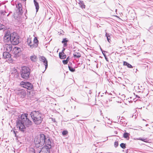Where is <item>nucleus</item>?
<instances>
[{"label":"nucleus","instance_id":"60","mask_svg":"<svg viewBox=\"0 0 153 153\" xmlns=\"http://www.w3.org/2000/svg\"><path fill=\"white\" fill-rule=\"evenodd\" d=\"M95 100H96V98H95Z\"/></svg>","mask_w":153,"mask_h":153},{"label":"nucleus","instance_id":"26","mask_svg":"<svg viewBox=\"0 0 153 153\" xmlns=\"http://www.w3.org/2000/svg\"><path fill=\"white\" fill-rule=\"evenodd\" d=\"M126 143H122L120 144V146L123 149H125L126 148Z\"/></svg>","mask_w":153,"mask_h":153},{"label":"nucleus","instance_id":"53","mask_svg":"<svg viewBox=\"0 0 153 153\" xmlns=\"http://www.w3.org/2000/svg\"><path fill=\"white\" fill-rule=\"evenodd\" d=\"M71 98H72V100H74V99H73V98L71 97Z\"/></svg>","mask_w":153,"mask_h":153},{"label":"nucleus","instance_id":"25","mask_svg":"<svg viewBox=\"0 0 153 153\" xmlns=\"http://www.w3.org/2000/svg\"><path fill=\"white\" fill-rule=\"evenodd\" d=\"M37 57L36 56L33 55V56H32L30 57V59L33 62H35L36 61V59Z\"/></svg>","mask_w":153,"mask_h":153},{"label":"nucleus","instance_id":"17","mask_svg":"<svg viewBox=\"0 0 153 153\" xmlns=\"http://www.w3.org/2000/svg\"><path fill=\"white\" fill-rule=\"evenodd\" d=\"M74 57L76 58H79L81 56L80 53L79 52H75L73 54Z\"/></svg>","mask_w":153,"mask_h":153},{"label":"nucleus","instance_id":"43","mask_svg":"<svg viewBox=\"0 0 153 153\" xmlns=\"http://www.w3.org/2000/svg\"><path fill=\"white\" fill-rule=\"evenodd\" d=\"M72 65V64L71 62H69V64H68V65H70V66H71V65Z\"/></svg>","mask_w":153,"mask_h":153},{"label":"nucleus","instance_id":"40","mask_svg":"<svg viewBox=\"0 0 153 153\" xmlns=\"http://www.w3.org/2000/svg\"><path fill=\"white\" fill-rule=\"evenodd\" d=\"M105 58V60L107 61H108V58L107 57V56H104Z\"/></svg>","mask_w":153,"mask_h":153},{"label":"nucleus","instance_id":"59","mask_svg":"<svg viewBox=\"0 0 153 153\" xmlns=\"http://www.w3.org/2000/svg\"><path fill=\"white\" fill-rule=\"evenodd\" d=\"M135 96H138L137 95H136Z\"/></svg>","mask_w":153,"mask_h":153},{"label":"nucleus","instance_id":"12","mask_svg":"<svg viewBox=\"0 0 153 153\" xmlns=\"http://www.w3.org/2000/svg\"><path fill=\"white\" fill-rule=\"evenodd\" d=\"M27 42L28 45L30 46L31 48H33L34 47H37V44H35L33 43L32 42L31 38H28L27 39Z\"/></svg>","mask_w":153,"mask_h":153},{"label":"nucleus","instance_id":"57","mask_svg":"<svg viewBox=\"0 0 153 153\" xmlns=\"http://www.w3.org/2000/svg\"><path fill=\"white\" fill-rule=\"evenodd\" d=\"M143 98H145L143 96Z\"/></svg>","mask_w":153,"mask_h":153},{"label":"nucleus","instance_id":"50","mask_svg":"<svg viewBox=\"0 0 153 153\" xmlns=\"http://www.w3.org/2000/svg\"><path fill=\"white\" fill-rule=\"evenodd\" d=\"M121 118H122V119H125V118H124V117H121Z\"/></svg>","mask_w":153,"mask_h":153},{"label":"nucleus","instance_id":"5","mask_svg":"<svg viewBox=\"0 0 153 153\" xmlns=\"http://www.w3.org/2000/svg\"><path fill=\"white\" fill-rule=\"evenodd\" d=\"M19 37L18 35L15 33H11V43L13 45H17L19 43Z\"/></svg>","mask_w":153,"mask_h":153},{"label":"nucleus","instance_id":"22","mask_svg":"<svg viewBox=\"0 0 153 153\" xmlns=\"http://www.w3.org/2000/svg\"><path fill=\"white\" fill-rule=\"evenodd\" d=\"M111 34L109 33H106L105 34V36L107 37V39L108 41V42L110 43L111 40L110 39L111 37H110Z\"/></svg>","mask_w":153,"mask_h":153},{"label":"nucleus","instance_id":"49","mask_svg":"<svg viewBox=\"0 0 153 153\" xmlns=\"http://www.w3.org/2000/svg\"><path fill=\"white\" fill-rule=\"evenodd\" d=\"M120 116L119 117L118 116L117 117V118L118 119V120H119L120 118Z\"/></svg>","mask_w":153,"mask_h":153},{"label":"nucleus","instance_id":"56","mask_svg":"<svg viewBox=\"0 0 153 153\" xmlns=\"http://www.w3.org/2000/svg\"><path fill=\"white\" fill-rule=\"evenodd\" d=\"M0 97H2V96H0Z\"/></svg>","mask_w":153,"mask_h":153},{"label":"nucleus","instance_id":"36","mask_svg":"<svg viewBox=\"0 0 153 153\" xmlns=\"http://www.w3.org/2000/svg\"><path fill=\"white\" fill-rule=\"evenodd\" d=\"M52 121L53 122L55 123L56 122V120L55 118H51Z\"/></svg>","mask_w":153,"mask_h":153},{"label":"nucleus","instance_id":"32","mask_svg":"<svg viewBox=\"0 0 153 153\" xmlns=\"http://www.w3.org/2000/svg\"><path fill=\"white\" fill-rule=\"evenodd\" d=\"M32 153H42L41 152L39 151V150L38 151H37V152H36L35 150L34 149H33V152Z\"/></svg>","mask_w":153,"mask_h":153},{"label":"nucleus","instance_id":"33","mask_svg":"<svg viewBox=\"0 0 153 153\" xmlns=\"http://www.w3.org/2000/svg\"><path fill=\"white\" fill-rule=\"evenodd\" d=\"M68 62L67 61V60H64L62 61L64 65H66V64H67V63H68Z\"/></svg>","mask_w":153,"mask_h":153},{"label":"nucleus","instance_id":"44","mask_svg":"<svg viewBox=\"0 0 153 153\" xmlns=\"http://www.w3.org/2000/svg\"><path fill=\"white\" fill-rule=\"evenodd\" d=\"M126 153H128V149H127V150H126Z\"/></svg>","mask_w":153,"mask_h":153},{"label":"nucleus","instance_id":"45","mask_svg":"<svg viewBox=\"0 0 153 153\" xmlns=\"http://www.w3.org/2000/svg\"><path fill=\"white\" fill-rule=\"evenodd\" d=\"M141 101H142L143 102H146V100H143V99H142V100H140Z\"/></svg>","mask_w":153,"mask_h":153},{"label":"nucleus","instance_id":"15","mask_svg":"<svg viewBox=\"0 0 153 153\" xmlns=\"http://www.w3.org/2000/svg\"><path fill=\"white\" fill-rule=\"evenodd\" d=\"M59 58L62 59H65L66 58V55L64 52H59Z\"/></svg>","mask_w":153,"mask_h":153},{"label":"nucleus","instance_id":"4","mask_svg":"<svg viewBox=\"0 0 153 153\" xmlns=\"http://www.w3.org/2000/svg\"><path fill=\"white\" fill-rule=\"evenodd\" d=\"M30 72V69L27 66H23L21 67L20 74L21 77L25 79H28L29 78Z\"/></svg>","mask_w":153,"mask_h":153},{"label":"nucleus","instance_id":"13","mask_svg":"<svg viewBox=\"0 0 153 153\" xmlns=\"http://www.w3.org/2000/svg\"><path fill=\"white\" fill-rule=\"evenodd\" d=\"M40 60L42 62L45 66V69L48 67V61L46 59L44 56H41L40 58Z\"/></svg>","mask_w":153,"mask_h":153},{"label":"nucleus","instance_id":"37","mask_svg":"<svg viewBox=\"0 0 153 153\" xmlns=\"http://www.w3.org/2000/svg\"><path fill=\"white\" fill-rule=\"evenodd\" d=\"M136 97H138V100L139 99V100H140V99H141V98H142V96H141V97L140 96H135Z\"/></svg>","mask_w":153,"mask_h":153},{"label":"nucleus","instance_id":"38","mask_svg":"<svg viewBox=\"0 0 153 153\" xmlns=\"http://www.w3.org/2000/svg\"><path fill=\"white\" fill-rule=\"evenodd\" d=\"M105 52H106V51H103L102 52L103 54V55L104 56H106L105 53Z\"/></svg>","mask_w":153,"mask_h":153},{"label":"nucleus","instance_id":"1","mask_svg":"<svg viewBox=\"0 0 153 153\" xmlns=\"http://www.w3.org/2000/svg\"><path fill=\"white\" fill-rule=\"evenodd\" d=\"M28 115L27 113L22 114L20 117H19L16 121V128H19V131L23 133L26 132V127H31L33 125L32 122L28 117ZM13 130L15 137L18 138V135L17 134L19 131H16V128L14 127L13 128Z\"/></svg>","mask_w":153,"mask_h":153},{"label":"nucleus","instance_id":"11","mask_svg":"<svg viewBox=\"0 0 153 153\" xmlns=\"http://www.w3.org/2000/svg\"><path fill=\"white\" fill-rule=\"evenodd\" d=\"M12 49V45L10 44H5L4 46V49L6 52H10Z\"/></svg>","mask_w":153,"mask_h":153},{"label":"nucleus","instance_id":"29","mask_svg":"<svg viewBox=\"0 0 153 153\" xmlns=\"http://www.w3.org/2000/svg\"><path fill=\"white\" fill-rule=\"evenodd\" d=\"M33 41L34 42L33 43H34L35 44H37L38 45V43L39 41L37 37H35L34 38Z\"/></svg>","mask_w":153,"mask_h":153},{"label":"nucleus","instance_id":"42","mask_svg":"<svg viewBox=\"0 0 153 153\" xmlns=\"http://www.w3.org/2000/svg\"><path fill=\"white\" fill-rule=\"evenodd\" d=\"M65 50V48H63V49H62V52H64V51Z\"/></svg>","mask_w":153,"mask_h":153},{"label":"nucleus","instance_id":"8","mask_svg":"<svg viewBox=\"0 0 153 153\" xmlns=\"http://www.w3.org/2000/svg\"><path fill=\"white\" fill-rule=\"evenodd\" d=\"M11 34L6 33L4 37V41L6 43L10 42L11 41Z\"/></svg>","mask_w":153,"mask_h":153},{"label":"nucleus","instance_id":"54","mask_svg":"<svg viewBox=\"0 0 153 153\" xmlns=\"http://www.w3.org/2000/svg\"><path fill=\"white\" fill-rule=\"evenodd\" d=\"M140 152H141V153H142L143 152H142V151H140Z\"/></svg>","mask_w":153,"mask_h":153},{"label":"nucleus","instance_id":"52","mask_svg":"<svg viewBox=\"0 0 153 153\" xmlns=\"http://www.w3.org/2000/svg\"><path fill=\"white\" fill-rule=\"evenodd\" d=\"M143 121H146V120H145V119H143Z\"/></svg>","mask_w":153,"mask_h":153},{"label":"nucleus","instance_id":"28","mask_svg":"<svg viewBox=\"0 0 153 153\" xmlns=\"http://www.w3.org/2000/svg\"><path fill=\"white\" fill-rule=\"evenodd\" d=\"M119 146L118 141H116L114 143V146L115 148H117Z\"/></svg>","mask_w":153,"mask_h":153},{"label":"nucleus","instance_id":"21","mask_svg":"<svg viewBox=\"0 0 153 153\" xmlns=\"http://www.w3.org/2000/svg\"><path fill=\"white\" fill-rule=\"evenodd\" d=\"M34 4L36 7V12H37L39 8V3L37 2L36 0H34Z\"/></svg>","mask_w":153,"mask_h":153},{"label":"nucleus","instance_id":"10","mask_svg":"<svg viewBox=\"0 0 153 153\" xmlns=\"http://www.w3.org/2000/svg\"><path fill=\"white\" fill-rule=\"evenodd\" d=\"M51 149L46 146H44L41 149V150L39 151L42 153H50V149Z\"/></svg>","mask_w":153,"mask_h":153},{"label":"nucleus","instance_id":"35","mask_svg":"<svg viewBox=\"0 0 153 153\" xmlns=\"http://www.w3.org/2000/svg\"><path fill=\"white\" fill-rule=\"evenodd\" d=\"M125 119H121L120 120V122L123 123L124 122H125Z\"/></svg>","mask_w":153,"mask_h":153},{"label":"nucleus","instance_id":"24","mask_svg":"<svg viewBox=\"0 0 153 153\" xmlns=\"http://www.w3.org/2000/svg\"><path fill=\"white\" fill-rule=\"evenodd\" d=\"M113 98H115L116 100H117V99H118L119 100H117L116 101L118 102H121L123 101V100H121L119 97V96H116V97H113V98L111 97V99Z\"/></svg>","mask_w":153,"mask_h":153},{"label":"nucleus","instance_id":"2","mask_svg":"<svg viewBox=\"0 0 153 153\" xmlns=\"http://www.w3.org/2000/svg\"><path fill=\"white\" fill-rule=\"evenodd\" d=\"M34 143L35 147L37 148L42 146L44 144L48 148L51 149L53 147L52 146L53 141L52 139L46 138V136L43 134H40L36 136L34 139Z\"/></svg>","mask_w":153,"mask_h":153},{"label":"nucleus","instance_id":"6","mask_svg":"<svg viewBox=\"0 0 153 153\" xmlns=\"http://www.w3.org/2000/svg\"><path fill=\"white\" fill-rule=\"evenodd\" d=\"M20 85L22 87L28 90L31 89L33 87V85L28 82H25L22 81L20 83Z\"/></svg>","mask_w":153,"mask_h":153},{"label":"nucleus","instance_id":"18","mask_svg":"<svg viewBox=\"0 0 153 153\" xmlns=\"http://www.w3.org/2000/svg\"><path fill=\"white\" fill-rule=\"evenodd\" d=\"M79 5L80 7L82 9H85V6L84 4V3L83 1H79Z\"/></svg>","mask_w":153,"mask_h":153},{"label":"nucleus","instance_id":"58","mask_svg":"<svg viewBox=\"0 0 153 153\" xmlns=\"http://www.w3.org/2000/svg\"><path fill=\"white\" fill-rule=\"evenodd\" d=\"M24 1H25L26 0H23Z\"/></svg>","mask_w":153,"mask_h":153},{"label":"nucleus","instance_id":"47","mask_svg":"<svg viewBox=\"0 0 153 153\" xmlns=\"http://www.w3.org/2000/svg\"><path fill=\"white\" fill-rule=\"evenodd\" d=\"M100 113H101V115L102 114V111H101V110L100 111Z\"/></svg>","mask_w":153,"mask_h":153},{"label":"nucleus","instance_id":"20","mask_svg":"<svg viewBox=\"0 0 153 153\" xmlns=\"http://www.w3.org/2000/svg\"><path fill=\"white\" fill-rule=\"evenodd\" d=\"M123 65L124 66H126L127 67L129 68H133V66L128 63L126 62H123Z\"/></svg>","mask_w":153,"mask_h":153},{"label":"nucleus","instance_id":"31","mask_svg":"<svg viewBox=\"0 0 153 153\" xmlns=\"http://www.w3.org/2000/svg\"><path fill=\"white\" fill-rule=\"evenodd\" d=\"M26 97V96H17V100H18V99H19V98H22V100H23V98H25Z\"/></svg>","mask_w":153,"mask_h":153},{"label":"nucleus","instance_id":"41","mask_svg":"<svg viewBox=\"0 0 153 153\" xmlns=\"http://www.w3.org/2000/svg\"><path fill=\"white\" fill-rule=\"evenodd\" d=\"M69 56H68L67 57V58H66V60H67V61H68L69 60Z\"/></svg>","mask_w":153,"mask_h":153},{"label":"nucleus","instance_id":"39","mask_svg":"<svg viewBox=\"0 0 153 153\" xmlns=\"http://www.w3.org/2000/svg\"><path fill=\"white\" fill-rule=\"evenodd\" d=\"M4 13V12L3 10H1L0 11V14H2Z\"/></svg>","mask_w":153,"mask_h":153},{"label":"nucleus","instance_id":"14","mask_svg":"<svg viewBox=\"0 0 153 153\" xmlns=\"http://www.w3.org/2000/svg\"><path fill=\"white\" fill-rule=\"evenodd\" d=\"M16 6L18 10L19 14L21 15L23 12L22 8V7L21 4L19 3L17 4H16Z\"/></svg>","mask_w":153,"mask_h":153},{"label":"nucleus","instance_id":"19","mask_svg":"<svg viewBox=\"0 0 153 153\" xmlns=\"http://www.w3.org/2000/svg\"><path fill=\"white\" fill-rule=\"evenodd\" d=\"M68 40L66 38L63 39L62 43L63 44L64 47H66L67 46V42Z\"/></svg>","mask_w":153,"mask_h":153},{"label":"nucleus","instance_id":"51","mask_svg":"<svg viewBox=\"0 0 153 153\" xmlns=\"http://www.w3.org/2000/svg\"><path fill=\"white\" fill-rule=\"evenodd\" d=\"M115 133L116 134H117V131H115Z\"/></svg>","mask_w":153,"mask_h":153},{"label":"nucleus","instance_id":"9","mask_svg":"<svg viewBox=\"0 0 153 153\" xmlns=\"http://www.w3.org/2000/svg\"><path fill=\"white\" fill-rule=\"evenodd\" d=\"M3 58L8 60L10 61L12 59L11 55L8 52H4L3 54Z\"/></svg>","mask_w":153,"mask_h":153},{"label":"nucleus","instance_id":"16","mask_svg":"<svg viewBox=\"0 0 153 153\" xmlns=\"http://www.w3.org/2000/svg\"><path fill=\"white\" fill-rule=\"evenodd\" d=\"M130 135V134L129 133L127 132H125L123 134V137L124 138L128 140L129 139Z\"/></svg>","mask_w":153,"mask_h":153},{"label":"nucleus","instance_id":"23","mask_svg":"<svg viewBox=\"0 0 153 153\" xmlns=\"http://www.w3.org/2000/svg\"><path fill=\"white\" fill-rule=\"evenodd\" d=\"M139 140H141L143 142H146V143H148L149 142V140H148L147 138H141L140 137L139 139Z\"/></svg>","mask_w":153,"mask_h":153},{"label":"nucleus","instance_id":"34","mask_svg":"<svg viewBox=\"0 0 153 153\" xmlns=\"http://www.w3.org/2000/svg\"><path fill=\"white\" fill-rule=\"evenodd\" d=\"M4 27L3 25L0 24V30H1L4 28Z\"/></svg>","mask_w":153,"mask_h":153},{"label":"nucleus","instance_id":"3","mask_svg":"<svg viewBox=\"0 0 153 153\" xmlns=\"http://www.w3.org/2000/svg\"><path fill=\"white\" fill-rule=\"evenodd\" d=\"M30 115L34 123L36 125L40 124L43 120V115L39 111H33L31 112Z\"/></svg>","mask_w":153,"mask_h":153},{"label":"nucleus","instance_id":"30","mask_svg":"<svg viewBox=\"0 0 153 153\" xmlns=\"http://www.w3.org/2000/svg\"><path fill=\"white\" fill-rule=\"evenodd\" d=\"M68 132L67 131V130H64L62 132V134L64 136H65L67 135L68 134Z\"/></svg>","mask_w":153,"mask_h":153},{"label":"nucleus","instance_id":"46","mask_svg":"<svg viewBox=\"0 0 153 153\" xmlns=\"http://www.w3.org/2000/svg\"><path fill=\"white\" fill-rule=\"evenodd\" d=\"M100 50H101V51H102H102H103V50L101 48V47L100 48Z\"/></svg>","mask_w":153,"mask_h":153},{"label":"nucleus","instance_id":"7","mask_svg":"<svg viewBox=\"0 0 153 153\" xmlns=\"http://www.w3.org/2000/svg\"><path fill=\"white\" fill-rule=\"evenodd\" d=\"M21 50V48L18 47H15L13 49V52L14 54V57H18L20 55Z\"/></svg>","mask_w":153,"mask_h":153},{"label":"nucleus","instance_id":"55","mask_svg":"<svg viewBox=\"0 0 153 153\" xmlns=\"http://www.w3.org/2000/svg\"><path fill=\"white\" fill-rule=\"evenodd\" d=\"M47 89L48 90V88H47Z\"/></svg>","mask_w":153,"mask_h":153},{"label":"nucleus","instance_id":"27","mask_svg":"<svg viewBox=\"0 0 153 153\" xmlns=\"http://www.w3.org/2000/svg\"><path fill=\"white\" fill-rule=\"evenodd\" d=\"M68 67L69 70L71 72H74L75 71V69L72 68L71 66H70V65H68Z\"/></svg>","mask_w":153,"mask_h":153},{"label":"nucleus","instance_id":"48","mask_svg":"<svg viewBox=\"0 0 153 153\" xmlns=\"http://www.w3.org/2000/svg\"><path fill=\"white\" fill-rule=\"evenodd\" d=\"M149 126V124H147L145 126H146L147 127Z\"/></svg>","mask_w":153,"mask_h":153}]
</instances>
